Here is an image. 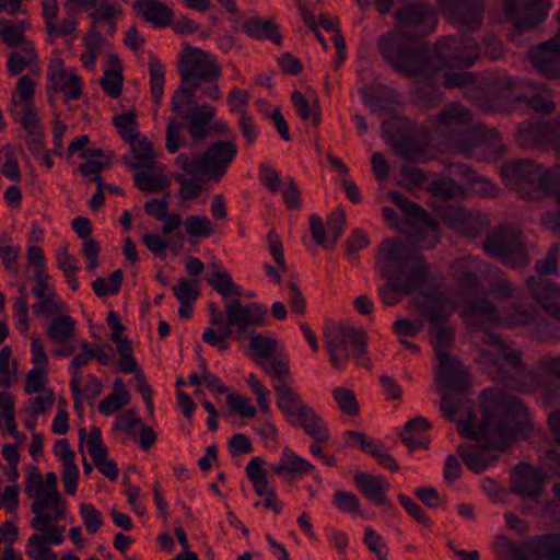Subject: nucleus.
<instances>
[{"mask_svg":"<svg viewBox=\"0 0 560 560\" xmlns=\"http://www.w3.org/2000/svg\"><path fill=\"white\" fill-rule=\"evenodd\" d=\"M180 82L195 85L199 90V100H220V89L217 84L221 75V67L210 54L199 49L187 47L182 54L178 63Z\"/></svg>","mask_w":560,"mask_h":560,"instance_id":"0eeeda50","label":"nucleus"},{"mask_svg":"<svg viewBox=\"0 0 560 560\" xmlns=\"http://www.w3.org/2000/svg\"><path fill=\"white\" fill-rule=\"evenodd\" d=\"M24 31V23L10 24L3 19L0 20V37L2 42L10 48H16L19 46L31 44L30 42H26Z\"/></svg>","mask_w":560,"mask_h":560,"instance_id":"3c124183","label":"nucleus"},{"mask_svg":"<svg viewBox=\"0 0 560 560\" xmlns=\"http://www.w3.org/2000/svg\"><path fill=\"white\" fill-rule=\"evenodd\" d=\"M32 311L37 317L52 316L65 311V303L58 298L57 293H54L39 299L37 303L32 305Z\"/></svg>","mask_w":560,"mask_h":560,"instance_id":"680f3d73","label":"nucleus"},{"mask_svg":"<svg viewBox=\"0 0 560 560\" xmlns=\"http://www.w3.org/2000/svg\"><path fill=\"white\" fill-rule=\"evenodd\" d=\"M468 389H452L442 396L440 409L443 416L453 421L457 415L467 413L471 423L476 420V416L471 415V401L467 397Z\"/></svg>","mask_w":560,"mask_h":560,"instance_id":"7c9ffc66","label":"nucleus"},{"mask_svg":"<svg viewBox=\"0 0 560 560\" xmlns=\"http://www.w3.org/2000/svg\"><path fill=\"white\" fill-rule=\"evenodd\" d=\"M198 91L199 90L196 89V84L187 85L180 82L179 86L174 91L172 95V112L182 119L188 117V115L195 110V107L199 106L196 101V98H199V95H197Z\"/></svg>","mask_w":560,"mask_h":560,"instance_id":"c9c22d12","label":"nucleus"},{"mask_svg":"<svg viewBox=\"0 0 560 560\" xmlns=\"http://www.w3.org/2000/svg\"><path fill=\"white\" fill-rule=\"evenodd\" d=\"M495 544L499 550L503 552L504 560H529L525 539L518 542L511 540L506 536H499Z\"/></svg>","mask_w":560,"mask_h":560,"instance_id":"6e6d98bb","label":"nucleus"},{"mask_svg":"<svg viewBox=\"0 0 560 560\" xmlns=\"http://www.w3.org/2000/svg\"><path fill=\"white\" fill-rule=\"evenodd\" d=\"M74 332V320L69 315H59L51 320L47 335L55 343H65Z\"/></svg>","mask_w":560,"mask_h":560,"instance_id":"a18cd8bd","label":"nucleus"},{"mask_svg":"<svg viewBox=\"0 0 560 560\" xmlns=\"http://www.w3.org/2000/svg\"><path fill=\"white\" fill-rule=\"evenodd\" d=\"M485 250L511 268L528 264L522 233L513 226H499L483 241Z\"/></svg>","mask_w":560,"mask_h":560,"instance_id":"9b49d317","label":"nucleus"},{"mask_svg":"<svg viewBox=\"0 0 560 560\" xmlns=\"http://www.w3.org/2000/svg\"><path fill=\"white\" fill-rule=\"evenodd\" d=\"M37 58L33 44H26L21 51H12L7 61V69L11 75L22 73Z\"/></svg>","mask_w":560,"mask_h":560,"instance_id":"79ce46f5","label":"nucleus"},{"mask_svg":"<svg viewBox=\"0 0 560 560\" xmlns=\"http://www.w3.org/2000/svg\"><path fill=\"white\" fill-rule=\"evenodd\" d=\"M264 465L265 460L261 457H253L246 466V474L253 482L255 492L259 497L266 498L264 502L265 508L279 513L281 505L278 502L275 488L269 483L268 472Z\"/></svg>","mask_w":560,"mask_h":560,"instance_id":"4be33fe9","label":"nucleus"},{"mask_svg":"<svg viewBox=\"0 0 560 560\" xmlns=\"http://www.w3.org/2000/svg\"><path fill=\"white\" fill-rule=\"evenodd\" d=\"M532 298L555 319L560 322V285L544 277H529L526 280Z\"/></svg>","mask_w":560,"mask_h":560,"instance_id":"412c9836","label":"nucleus"},{"mask_svg":"<svg viewBox=\"0 0 560 560\" xmlns=\"http://www.w3.org/2000/svg\"><path fill=\"white\" fill-rule=\"evenodd\" d=\"M273 389L277 394V406L282 411V413L287 417L290 423L294 422L295 415L304 407L306 404L303 402L299 394L294 392L292 387H290L284 382H277L273 385Z\"/></svg>","mask_w":560,"mask_h":560,"instance_id":"e433bc0d","label":"nucleus"},{"mask_svg":"<svg viewBox=\"0 0 560 560\" xmlns=\"http://www.w3.org/2000/svg\"><path fill=\"white\" fill-rule=\"evenodd\" d=\"M122 74L118 69H108L104 72L103 78L100 80L103 91L112 96L118 97L122 89Z\"/></svg>","mask_w":560,"mask_h":560,"instance_id":"774afa93","label":"nucleus"},{"mask_svg":"<svg viewBox=\"0 0 560 560\" xmlns=\"http://www.w3.org/2000/svg\"><path fill=\"white\" fill-rule=\"evenodd\" d=\"M124 162L130 170H152L155 164L152 143L147 138L133 142L131 151L124 156Z\"/></svg>","mask_w":560,"mask_h":560,"instance_id":"4c0bfd02","label":"nucleus"},{"mask_svg":"<svg viewBox=\"0 0 560 560\" xmlns=\"http://www.w3.org/2000/svg\"><path fill=\"white\" fill-rule=\"evenodd\" d=\"M249 348L253 350L255 360L268 359L277 351L278 342L275 338L256 334L255 331L248 332Z\"/></svg>","mask_w":560,"mask_h":560,"instance_id":"8fccbe9b","label":"nucleus"},{"mask_svg":"<svg viewBox=\"0 0 560 560\" xmlns=\"http://www.w3.org/2000/svg\"><path fill=\"white\" fill-rule=\"evenodd\" d=\"M397 27L415 40L433 32L436 24L432 5L423 2L406 4L395 12Z\"/></svg>","mask_w":560,"mask_h":560,"instance_id":"ddd939ff","label":"nucleus"},{"mask_svg":"<svg viewBox=\"0 0 560 560\" xmlns=\"http://www.w3.org/2000/svg\"><path fill=\"white\" fill-rule=\"evenodd\" d=\"M532 66L548 79H560V36L538 44L529 51Z\"/></svg>","mask_w":560,"mask_h":560,"instance_id":"aec40b11","label":"nucleus"},{"mask_svg":"<svg viewBox=\"0 0 560 560\" xmlns=\"http://www.w3.org/2000/svg\"><path fill=\"white\" fill-rule=\"evenodd\" d=\"M270 468L278 476L290 475H307L314 470V465L308 460L302 458L291 448L284 447L282 450L281 458L279 463L271 464Z\"/></svg>","mask_w":560,"mask_h":560,"instance_id":"473e14b6","label":"nucleus"},{"mask_svg":"<svg viewBox=\"0 0 560 560\" xmlns=\"http://www.w3.org/2000/svg\"><path fill=\"white\" fill-rule=\"evenodd\" d=\"M436 377L444 387L451 389H468L469 376L465 366L453 355L439 358Z\"/></svg>","mask_w":560,"mask_h":560,"instance_id":"b1692460","label":"nucleus"},{"mask_svg":"<svg viewBox=\"0 0 560 560\" xmlns=\"http://www.w3.org/2000/svg\"><path fill=\"white\" fill-rule=\"evenodd\" d=\"M293 425L301 427L313 440H329V430L315 410L305 405L294 417Z\"/></svg>","mask_w":560,"mask_h":560,"instance_id":"2f4dec72","label":"nucleus"},{"mask_svg":"<svg viewBox=\"0 0 560 560\" xmlns=\"http://www.w3.org/2000/svg\"><path fill=\"white\" fill-rule=\"evenodd\" d=\"M243 30L249 37L258 40L269 39L276 45H280L282 40L279 26L272 20H262L259 16L249 18L244 22Z\"/></svg>","mask_w":560,"mask_h":560,"instance_id":"f704fd0d","label":"nucleus"},{"mask_svg":"<svg viewBox=\"0 0 560 560\" xmlns=\"http://www.w3.org/2000/svg\"><path fill=\"white\" fill-rule=\"evenodd\" d=\"M416 254L417 252L411 250L401 242L386 238L380 246L376 265L383 276H393L394 271L404 273L409 259Z\"/></svg>","mask_w":560,"mask_h":560,"instance_id":"a211bd4d","label":"nucleus"},{"mask_svg":"<svg viewBox=\"0 0 560 560\" xmlns=\"http://www.w3.org/2000/svg\"><path fill=\"white\" fill-rule=\"evenodd\" d=\"M415 305L430 319L429 337L436 359L451 355L454 346V329L448 324V314L441 300L434 294H419Z\"/></svg>","mask_w":560,"mask_h":560,"instance_id":"9d476101","label":"nucleus"},{"mask_svg":"<svg viewBox=\"0 0 560 560\" xmlns=\"http://www.w3.org/2000/svg\"><path fill=\"white\" fill-rule=\"evenodd\" d=\"M211 288L223 298L233 299L242 294L241 285L233 282L232 277L224 270H215L207 277Z\"/></svg>","mask_w":560,"mask_h":560,"instance_id":"ea45409f","label":"nucleus"},{"mask_svg":"<svg viewBox=\"0 0 560 560\" xmlns=\"http://www.w3.org/2000/svg\"><path fill=\"white\" fill-rule=\"evenodd\" d=\"M11 104L13 106L11 112L15 121L20 122L27 133L43 129L34 104L21 105V110L18 109L19 103L14 97H12Z\"/></svg>","mask_w":560,"mask_h":560,"instance_id":"c03bdc74","label":"nucleus"},{"mask_svg":"<svg viewBox=\"0 0 560 560\" xmlns=\"http://www.w3.org/2000/svg\"><path fill=\"white\" fill-rule=\"evenodd\" d=\"M406 279L402 280L398 276V281H393V285L397 291L410 293L413 290L422 288L429 278V266L423 260L422 256L417 253L415 257L409 259L406 266Z\"/></svg>","mask_w":560,"mask_h":560,"instance_id":"cd10ccee","label":"nucleus"},{"mask_svg":"<svg viewBox=\"0 0 560 560\" xmlns=\"http://www.w3.org/2000/svg\"><path fill=\"white\" fill-rule=\"evenodd\" d=\"M122 280L124 273L120 269H117L110 273L108 278L109 284H107L104 278L97 277L92 282V289L98 298L115 295L119 292Z\"/></svg>","mask_w":560,"mask_h":560,"instance_id":"4d7b16f0","label":"nucleus"},{"mask_svg":"<svg viewBox=\"0 0 560 560\" xmlns=\"http://www.w3.org/2000/svg\"><path fill=\"white\" fill-rule=\"evenodd\" d=\"M435 52L441 68H469L479 57L477 42L466 35L448 36L435 44Z\"/></svg>","mask_w":560,"mask_h":560,"instance_id":"f8f14e48","label":"nucleus"},{"mask_svg":"<svg viewBox=\"0 0 560 560\" xmlns=\"http://www.w3.org/2000/svg\"><path fill=\"white\" fill-rule=\"evenodd\" d=\"M135 186L144 192H159L170 186L168 178L163 174L139 172L133 176Z\"/></svg>","mask_w":560,"mask_h":560,"instance_id":"49530a36","label":"nucleus"},{"mask_svg":"<svg viewBox=\"0 0 560 560\" xmlns=\"http://www.w3.org/2000/svg\"><path fill=\"white\" fill-rule=\"evenodd\" d=\"M58 78L59 90L65 94L66 101H75L82 96V81L77 73L60 69Z\"/></svg>","mask_w":560,"mask_h":560,"instance_id":"09e8293b","label":"nucleus"},{"mask_svg":"<svg viewBox=\"0 0 560 560\" xmlns=\"http://www.w3.org/2000/svg\"><path fill=\"white\" fill-rule=\"evenodd\" d=\"M479 339L480 343L494 348V352L489 353L493 357L489 370V375L493 380L522 393H533L541 386V380L534 370L524 364L521 350L511 348L497 335H483Z\"/></svg>","mask_w":560,"mask_h":560,"instance_id":"20e7f679","label":"nucleus"},{"mask_svg":"<svg viewBox=\"0 0 560 560\" xmlns=\"http://www.w3.org/2000/svg\"><path fill=\"white\" fill-rule=\"evenodd\" d=\"M214 116V107L201 104L195 107V110L188 117L184 118L188 121L187 130L194 142L201 141L209 136L210 124L213 121Z\"/></svg>","mask_w":560,"mask_h":560,"instance_id":"c756f323","label":"nucleus"},{"mask_svg":"<svg viewBox=\"0 0 560 560\" xmlns=\"http://www.w3.org/2000/svg\"><path fill=\"white\" fill-rule=\"evenodd\" d=\"M560 246L558 244L551 245L545 258L539 259L535 264V270L538 273L537 277H544L548 275H558L559 273V265H558V256H559Z\"/></svg>","mask_w":560,"mask_h":560,"instance_id":"052dcab7","label":"nucleus"},{"mask_svg":"<svg viewBox=\"0 0 560 560\" xmlns=\"http://www.w3.org/2000/svg\"><path fill=\"white\" fill-rule=\"evenodd\" d=\"M113 125L118 129L120 137L126 141L133 143L138 137L137 121L135 114L129 112L114 116Z\"/></svg>","mask_w":560,"mask_h":560,"instance_id":"bf43d9fd","label":"nucleus"},{"mask_svg":"<svg viewBox=\"0 0 560 560\" xmlns=\"http://www.w3.org/2000/svg\"><path fill=\"white\" fill-rule=\"evenodd\" d=\"M20 253V247L13 246L11 240L4 234L0 236V257L8 271L18 273L16 258Z\"/></svg>","mask_w":560,"mask_h":560,"instance_id":"338daca9","label":"nucleus"},{"mask_svg":"<svg viewBox=\"0 0 560 560\" xmlns=\"http://www.w3.org/2000/svg\"><path fill=\"white\" fill-rule=\"evenodd\" d=\"M331 394L339 409L343 413L351 417L359 415L360 407L353 390L339 386L334 388Z\"/></svg>","mask_w":560,"mask_h":560,"instance_id":"13d9d810","label":"nucleus"},{"mask_svg":"<svg viewBox=\"0 0 560 560\" xmlns=\"http://www.w3.org/2000/svg\"><path fill=\"white\" fill-rule=\"evenodd\" d=\"M149 70L152 98L155 105H160L164 94V66L155 56H150Z\"/></svg>","mask_w":560,"mask_h":560,"instance_id":"de8ad7c7","label":"nucleus"},{"mask_svg":"<svg viewBox=\"0 0 560 560\" xmlns=\"http://www.w3.org/2000/svg\"><path fill=\"white\" fill-rule=\"evenodd\" d=\"M354 483L361 493L375 505L392 508V503L385 497L389 482L382 476H371L366 472L354 475Z\"/></svg>","mask_w":560,"mask_h":560,"instance_id":"bb28decb","label":"nucleus"},{"mask_svg":"<svg viewBox=\"0 0 560 560\" xmlns=\"http://www.w3.org/2000/svg\"><path fill=\"white\" fill-rule=\"evenodd\" d=\"M485 409L479 429L470 420H458L457 431L466 439L483 441V445H459L457 453L465 465L476 474L485 471L497 459V451L508 447L513 431L509 422L526 417L522 401L499 389H485Z\"/></svg>","mask_w":560,"mask_h":560,"instance_id":"f257e3e1","label":"nucleus"},{"mask_svg":"<svg viewBox=\"0 0 560 560\" xmlns=\"http://www.w3.org/2000/svg\"><path fill=\"white\" fill-rule=\"evenodd\" d=\"M466 324L476 330L475 342L480 343V337L492 335L489 329L501 322L498 307L487 298L479 296L472 300L462 312Z\"/></svg>","mask_w":560,"mask_h":560,"instance_id":"dca6fc26","label":"nucleus"},{"mask_svg":"<svg viewBox=\"0 0 560 560\" xmlns=\"http://www.w3.org/2000/svg\"><path fill=\"white\" fill-rule=\"evenodd\" d=\"M86 447L93 464L100 472L112 481L116 480L118 478V468L116 463L107 457V448L103 444L102 433L97 427L91 428Z\"/></svg>","mask_w":560,"mask_h":560,"instance_id":"393cba45","label":"nucleus"},{"mask_svg":"<svg viewBox=\"0 0 560 560\" xmlns=\"http://www.w3.org/2000/svg\"><path fill=\"white\" fill-rule=\"evenodd\" d=\"M443 15L452 23L468 31L478 30L483 21L482 0H439Z\"/></svg>","mask_w":560,"mask_h":560,"instance_id":"2eb2a0df","label":"nucleus"},{"mask_svg":"<svg viewBox=\"0 0 560 560\" xmlns=\"http://www.w3.org/2000/svg\"><path fill=\"white\" fill-rule=\"evenodd\" d=\"M291 101L301 119H312V124L315 127L320 124V107L317 100L310 104L301 91L294 90L291 95Z\"/></svg>","mask_w":560,"mask_h":560,"instance_id":"37998d69","label":"nucleus"},{"mask_svg":"<svg viewBox=\"0 0 560 560\" xmlns=\"http://www.w3.org/2000/svg\"><path fill=\"white\" fill-rule=\"evenodd\" d=\"M136 8L138 14L154 27H165L172 23L173 11L158 0H140Z\"/></svg>","mask_w":560,"mask_h":560,"instance_id":"72a5a7b5","label":"nucleus"},{"mask_svg":"<svg viewBox=\"0 0 560 560\" xmlns=\"http://www.w3.org/2000/svg\"><path fill=\"white\" fill-rule=\"evenodd\" d=\"M388 198L401 210L412 225L420 226L432 233L439 228V222L418 203L407 199L402 194L392 190Z\"/></svg>","mask_w":560,"mask_h":560,"instance_id":"5701e85b","label":"nucleus"},{"mask_svg":"<svg viewBox=\"0 0 560 560\" xmlns=\"http://www.w3.org/2000/svg\"><path fill=\"white\" fill-rule=\"evenodd\" d=\"M541 167L534 161H515L502 166L501 176L505 185L522 197H530L535 191V185L539 184Z\"/></svg>","mask_w":560,"mask_h":560,"instance_id":"4468645a","label":"nucleus"},{"mask_svg":"<svg viewBox=\"0 0 560 560\" xmlns=\"http://www.w3.org/2000/svg\"><path fill=\"white\" fill-rule=\"evenodd\" d=\"M186 232L195 237H209L213 233L212 222L206 215H189L185 220Z\"/></svg>","mask_w":560,"mask_h":560,"instance_id":"e2e57ef3","label":"nucleus"},{"mask_svg":"<svg viewBox=\"0 0 560 560\" xmlns=\"http://www.w3.org/2000/svg\"><path fill=\"white\" fill-rule=\"evenodd\" d=\"M57 265L62 270L63 276L72 291H77L79 288V281L75 275L79 270V267L77 266V258L68 254L67 246H63L58 250Z\"/></svg>","mask_w":560,"mask_h":560,"instance_id":"603ef678","label":"nucleus"},{"mask_svg":"<svg viewBox=\"0 0 560 560\" xmlns=\"http://www.w3.org/2000/svg\"><path fill=\"white\" fill-rule=\"evenodd\" d=\"M425 145V142H419L410 136H401L393 142V148L396 153L409 161L419 159L424 152Z\"/></svg>","mask_w":560,"mask_h":560,"instance_id":"864d4df0","label":"nucleus"},{"mask_svg":"<svg viewBox=\"0 0 560 560\" xmlns=\"http://www.w3.org/2000/svg\"><path fill=\"white\" fill-rule=\"evenodd\" d=\"M472 114L459 103H451L436 115L438 130L450 142V148L471 158L476 150L490 151L493 156H501L505 148L501 137L494 129L479 128L476 135H470Z\"/></svg>","mask_w":560,"mask_h":560,"instance_id":"f03ea898","label":"nucleus"},{"mask_svg":"<svg viewBox=\"0 0 560 560\" xmlns=\"http://www.w3.org/2000/svg\"><path fill=\"white\" fill-rule=\"evenodd\" d=\"M538 188L547 195L555 196L557 203L560 205V165L541 167Z\"/></svg>","mask_w":560,"mask_h":560,"instance_id":"5fc2aeb1","label":"nucleus"},{"mask_svg":"<svg viewBox=\"0 0 560 560\" xmlns=\"http://www.w3.org/2000/svg\"><path fill=\"white\" fill-rule=\"evenodd\" d=\"M546 0H504V12L520 32L532 30L547 15Z\"/></svg>","mask_w":560,"mask_h":560,"instance_id":"f3484780","label":"nucleus"},{"mask_svg":"<svg viewBox=\"0 0 560 560\" xmlns=\"http://www.w3.org/2000/svg\"><path fill=\"white\" fill-rule=\"evenodd\" d=\"M237 145L233 140H217L203 152L190 158L186 153L175 159V164L185 174L220 183L237 156Z\"/></svg>","mask_w":560,"mask_h":560,"instance_id":"423d86ee","label":"nucleus"},{"mask_svg":"<svg viewBox=\"0 0 560 560\" xmlns=\"http://www.w3.org/2000/svg\"><path fill=\"white\" fill-rule=\"evenodd\" d=\"M377 48L383 58L399 73L418 80H430L436 73L435 62L423 44L398 28L382 34Z\"/></svg>","mask_w":560,"mask_h":560,"instance_id":"7ed1b4c3","label":"nucleus"},{"mask_svg":"<svg viewBox=\"0 0 560 560\" xmlns=\"http://www.w3.org/2000/svg\"><path fill=\"white\" fill-rule=\"evenodd\" d=\"M325 346L335 369H342L350 358L349 349L357 364L369 366L366 357V334L353 326H339L325 334Z\"/></svg>","mask_w":560,"mask_h":560,"instance_id":"6e6552de","label":"nucleus"},{"mask_svg":"<svg viewBox=\"0 0 560 560\" xmlns=\"http://www.w3.org/2000/svg\"><path fill=\"white\" fill-rule=\"evenodd\" d=\"M528 552L545 560H560V534L550 533L525 539Z\"/></svg>","mask_w":560,"mask_h":560,"instance_id":"c85d7f7f","label":"nucleus"},{"mask_svg":"<svg viewBox=\"0 0 560 560\" xmlns=\"http://www.w3.org/2000/svg\"><path fill=\"white\" fill-rule=\"evenodd\" d=\"M122 15V8L117 0H100L94 10L89 14L92 26L96 28L97 25L110 20H118Z\"/></svg>","mask_w":560,"mask_h":560,"instance_id":"a19ab883","label":"nucleus"},{"mask_svg":"<svg viewBox=\"0 0 560 560\" xmlns=\"http://www.w3.org/2000/svg\"><path fill=\"white\" fill-rule=\"evenodd\" d=\"M546 482L548 477L542 469L522 463L513 468L510 488L520 497L537 499Z\"/></svg>","mask_w":560,"mask_h":560,"instance_id":"6ab92c4d","label":"nucleus"},{"mask_svg":"<svg viewBox=\"0 0 560 560\" xmlns=\"http://www.w3.org/2000/svg\"><path fill=\"white\" fill-rule=\"evenodd\" d=\"M13 310L16 329L21 332H26L28 329V307L25 285H21Z\"/></svg>","mask_w":560,"mask_h":560,"instance_id":"0e129e2a","label":"nucleus"},{"mask_svg":"<svg viewBox=\"0 0 560 560\" xmlns=\"http://www.w3.org/2000/svg\"><path fill=\"white\" fill-rule=\"evenodd\" d=\"M25 493L32 499L31 511L35 515L31 521L33 529H42V523H51L62 520L67 514V502L61 493L56 494L44 490L42 474L34 468L26 478Z\"/></svg>","mask_w":560,"mask_h":560,"instance_id":"1a4fd4ad","label":"nucleus"},{"mask_svg":"<svg viewBox=\"0 0 560 560\" xmlns=\"http://www.w3.org/2000/svg\"><path fill=\"white\" fill-rule=\"evenodd\" d=\"M225 329L217 331L213 327L205 329L202 340L211 347L224 351L228 339L234 336L237 341L248 338L250 327H260L266 318L267 308L258 303L243 304L237 298L225 301Z\"/></svg>","mask_w":560,"mask_h":560,"instance_id":"39448f33","label":"nucleus"},{"mask_svg":"<svg viewBox=\"0 0 560 560\" xmlns=\"http://www.w3.org/2000/svg\"><path fill=\"white\" fill-rule=\"evenodd\" d=\"M548 135L549 139L560 155V122L553 124H539V122H524L518 129V141L522 144L527 142L528 136Z\"/></svg>","mask_w":560,"mask_h":560,"instance_id":"58836bf2","label":"nucleus"},{"mask_svg":"<svg viewBox=\"0 0 560 560\" xmlns=\"http://www.w3.org/2000/svg\"><path fill=\"white\" fill-rule=\"evenodd\" d=\"M429 190L433 196L439 197L443 200H452L457 197L460 192V187L457 183L448 177L433 180L430 184Z\"/></svg>","mask_w":560,"mask_h":560,"instance_id":"69168bd1","label":"nucleus"},{"mask_svg":"<svg viewBox=\"0 0 560 560\" xmlns=\"http://www.w3.org/2000/svg\"><path fill=\"white\" fill-rule=\"evenodd\" d=\"M534 372L539 380L540 376L555 380L545 384V396L550 401L560 402V355H541L535 363Z\"/></svg>","mask_w":560,"mask_h":560,"instance_id":"a878e982","label":"nucleus"}]
</instances>
